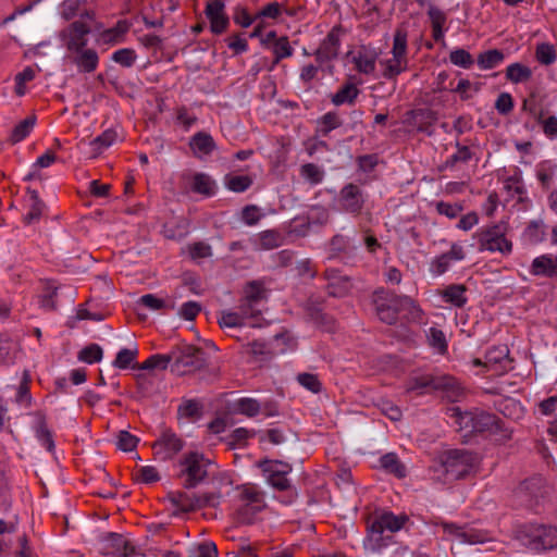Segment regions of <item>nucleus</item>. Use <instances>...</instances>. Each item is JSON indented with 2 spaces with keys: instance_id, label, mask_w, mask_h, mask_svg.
Wrapping results in <instances>:
<instances>
[{
  "instance_id": "nucleus-1",
  "label": "nucleus",
  "mask_w": 557,
  "mask_h": 557,
  "mask_svg": "<svg viewBox=\"0 0 557 557\" xmlns=\"http://www.w3.org/2000/svg\"><path fill=\"white\" fill-rule=\"evenodd\" d=\"M446 416L457 426V430L463 433V437H469L479 433H488L496 437V441L505 443L512 436V429L497 416L474 409L462 411L459 407H449Z\"/></svg>"
},
{
  "instance_id": "nucleus-2",
  "label": "nucleus",
  "mask_w": 557,
  "mask_h": 557,
  "mask_svg": "<svg viewBox=\"0 0 557 557\" xmlns=\"http://www.w3.org/2000/svg\"><path fill=\"white\" fill-rule=\"evenodd\" d=\"M210 465L211 461L203 454L188 451L175 465L176 478L184 488H196L207 479Z\"/></svg>"
},
{
  "instance_id": "nucleus-3",
  "label": "nucleus",
  "mask_w": 557,
  "mask_h": 557,
  "mask_svg": "<svg viewBox=\"0 0 557 557\" xmlns=\"http://www.w3.org/2000/svg\"><path fill=\"white\" fill-rule=\"evenodd\" d=\"M518 539L523 545L535 552L557 547V527L546 524H524L518 531Z\"/></svg>"
},
{
  "instance_id": "nucleus-4",
  "label": "nucleus",
  "mask_w": 557,
  "mask_h": 557,
  "mask_svg": "<svg viewBox=\"0 0 557 557\" xmlns=\"http://www.w3.org/2000/svg\"><path fill=\"white\" fill-rule=\"evenodd\" d=\"M507 224L495 223L480 228L473 235L478 239L480 251L499 252L508 256L512 251V242L507 239Z\"/></svg>"
},
{
  "instance_id": "nucleus-5",
  "label": "nucleus",
  "mask_w": 557,
  "mask_h": 557,
  "mask_svg": "<svg viewBox=\"0 0 557 557\" xmlns=\"http://www.w3.org/2000/svg\"><path fill=\"white\" fill-rule=\"evenodd\" d=\"M458 383L455 377L447 374L425 373L412 377L406 387L407 393L417 392L423 395L430 392L441 391L448 397L457 395Z\"/></svg>"
},
{
  "instance_id": "nucleus-6",
  "label": "nucleus",
  "mask_w": 557,
  "mask_h": 557,
  "mask_svg": "<svg viewBox=\"0 0 557 557\" xmlns=\"http://www.w3.org/2000/svg\"><path fill=\"white\" fill-rule=\"evenodd\" d=\"M476 465V455L466 449H450L442 457V466L451 480L463 479L475 469Z\"/></svg>"
},
{
  "instance_id": "nucleus-7",
  "label": "nucleus",
  "mask_w": 557,
  "mask_h": 557,
  "mask_svg": "<svg viewBox=\"0 0 557 557\" xmlns=\"http://www.w3.org/2000/svg\"><path fill=\"white\" fill-rule=\"evenodd\" d=\"M172 372L186 374L200 370L206 364V354L201 348L193 345H182L170 351Z\"/></svg>"
},
{
  "instance_id": "nucleus-8",
  "label": "nucleus",
  "mask_w": 557,
  "mask_h": 557,
  "mask_svg": "<svg viewBox=\"0 0 557 557\" xmlns=\"http://www.w3.org/2000/svg\"><path fill=\"white\" fill-rule=\"evenodd\" d=\"M221 498V493L215 492L188 494L176 491L168 493V499L170 503L184 512L195 511L205 507L215 508L220 505Z\"/></svg>"
},
{
  "instance_id": "nucleus-9",
  "label": "nucleus",
  "mask_w": 557,
  "mask_h": 557,
  "mask_svg": "<svg viewBox=\"0 0 557 557\" xmlns=\"http://www.w3.org/2000/svg\"><path fill=\"white\" fill-rule=\"evenodd\" d=\"M267 482L277 491H287L290 488L287 474L292 471V466L278 460H261L258 462Z\"/></svg>"
},
{
  "instance_id": "nucleus-10",
  "label": "nucleus",
  "mask_w": 557,
  "mask_h": 557,
  "mask_svg": "<svg viewBox=\"0 0 557 557\" xmlns=\"http://www.w3.org/2000/svg\"><path fill=\"white\" fill-rule=\"evenodd\" d=\"M545 492L544 480L541 476H533L517 487L515 496L521 506L535 510Z\"/></svg>"
},
{
  "instance_id": "nucleus-11",
  "label": "nucleus",
  "mask_w": 557,
  "mask_h": 557,
  "mask_svg": "<svg viewBox=\"0 0 557 557\" xmlns=\"http://www.w3.org/2000/svg\"><path fill=\"white\" fill-rule=\"evenodd\" d=\"M100 552L111 557H132L136 555V547L122 534L109 532L100 540Z\"/></svg>"
},
{
  "instance_id": "nucleus-12",
  "label": "nucleus",
  "mask_w": 557,
  "mask_h": 557,
  "mask_svg": "<svg viewBox=\"0 0 557 557\" xmlns=\"http://www.w3.org/2000/svg\"><path fill=\"white\" fill-rule=\"evenodd\" d=\"M337 203L342 211L358 215L364 207L366 196L360 186L348 183L339 190Z\"/></svg>"
},
{
  "instance_id": "nucleus-13",
  "label": "nucleus",
  "mask_w": 557,
  "mask_h": 557,
  "mask_svg": "<svg viewBox=\"0 0 557 557\" xmlns=\"http://www.w3.org/2000/svg\"><path fill=\"white\" fill-rule=\"evenodd\" d=\"M185 446V442L171 429H163L160 436L152 444L156 455L161 460H170Z\"/></svg>"
},
{
  "instance_id": "nucleus-14",
  "label": "nucleus",
  "mask_w": 557,
  "mask_h": 557,
  "mask_svg": "<svg viewBox=\"0 0 557 557\" xmlns=\"http://www.w3.org/2000/svg\"><path fill=\"white\" fill-rule=\"evenodd\" d=\"M395 293L380 288L374 292L373 304L379 319L386 324H395L398 320V309L395 306Z\"/></svg>"
},
{
  "instance_id": "nucleus-15",
  "label": "nucleus",
  "mask_w": 557,
  "mask_h": 557,
  "mask_svg": "<svg viewBox=\"0 0 557 557\" xmlns=\"http://www.w3.org/2000/svg\"><path fill=\"white\" fill-rule=\"evenodd\" d=\"M438 527H441L444 531V533L454 535L456 539L460 541V543L463 544H483L487 541H490V535L487 532L473 529V528H467V527H459L451 522L441 521L437 523Z\"/></svg>"
},
{
  "instance_id": "nucleus-16",
  "label": "nucleus",
  "mask_w": 557,
  "mask_h": 557,
  "mask_svg": "<svg viewBox=\"0 0 557 557\" xmlns=\"http://www.w3.org/2000/svg\"><path fill=\"white\" fill-rule=\"evenodd\" d=\"M91 27L82 20L72 22L64 30L63 38L67 51L86 48L88 44V35Z\"/></svg>"
},
{
  "instance_id": "nucleus-17",
  "label": "nucleus",
  "mask_w": 557,
  "mask_h": 557,
  "mask_svg": "<svg viewBox=\"0 0 557 557\" xmlns=\"http://www.w3.org/2000/svg\"><path fill=\"white\" fill-rule=\"evenodd\" d=\"M205 13L210 22V30L213 34L220 35L227 29L230 18L225 13V3L223 0L209 1L206 5Z\"/></svg>"
},
{
  "instance_id": "nucleus-18",
  "label": "nucleus",
  "mask_w": 557,
  "mask_h": 557,
  "mask_svg": "<svg viewBox=\"0 0 557 557\" xmlns=\"http://www.w3.org/2000/svg\"><path fill=\"white\" fill-rule=\"evenodd\" d=\"M385 532L387 531L384 530L380 523L375 521L370 523L368 525L367 537L363 541L364 548L373 553H380L382 549L394 544V536Z\"/></svg>"
},
{
  "instance_id": "nucleus-19",
  "label": "nucleus",
  "mask_w": 557,
  "mask_h": 557,
  "mask_svg": "<svg viewBox=\"0 0 557 557\" xmlns=\"http://www.w3.org/2000/svg\"><path fill=\"white\" fill-rule=\"evenodd\" d=\"M436 113L430 109H414L407 113L406 123L420 133L432 136L433 124L436 122Z\"/></svg>"
},
{
  "instance_id": "nucleus-20",
  "label": "nucleus",
  "mask_w": 557,
  "mask_h": 557,
  "mask_svg": "<svg viewBox=\"0 0 557 557\" xmlns=\"http://www.w3.org/2000/svg\"><path fill=\"white\" fill-rule=\"evenodd\" d=\"M484 367L496 374L510 369L509 349L506 345L488 349L484 357Z\"/></svg>"
},
{
  "instance_id": "nucleus-21",
  "label": "nucleus",
  "mask_w": 557,
  "mask_h": 557,
  "mask_svg": "<svg viewBox=\"0 0 557 557\" xmlns=\"http://www.w3.org/2000/svg\"><path fill=\"white\" fill-rule=\"evenodd\" d=\"M70 52L69 60L77 67L78 73L89 74L97 70L99 55L95 49L81 48Z\"/></svg>"
},
{
  "instance_id": "nucleus-22",
  "label": "nucleus",
  "mask_w": 557,
  "mask_h": 557,
  "mask_svg": "<svg viewBox=\"0 0 557 557\" xmlns=\"http://www.w3.org/2000/svg\"><path fill=\"white\" fill-rule=\"evenodd\" d=\"M341 26L333 27L315 51V58L320 63L335 59L338 55L341 39Z\"/></svg>"
},
{
  "instance_id": "nucleus-23",
  "label": "nucleus",
  "mask_w": 557,
  "mask_h": 557,
  "mask_svg": "<svg viewBox=\"0 0 557 557\" xmlns=\"http://www.w3.org/2000/svg\"><path fill=\"white\" fill-rule=\"evenodd\" d=\"M189 148L197 159H205L218 148L213 137L207 132H197L189 138Z\"/></svg>"
},
{
  "instance_id": "nucleus-24",
  "label": "nucleus",
  "mask_w": 557,
  "mask_h": 557,
  "mask_svg": "<svg viewBox=\"0 0 557 557\" xmlns=\"http://www.w3.org/2000/svg\"><path fill=\"white\" fill-rule=\"evenodd\" d=\"M183 178L190 181V189L205 197L215 195L218 186L215 181L207 173L197 172L194 174H183Z\"/></svg>"
},
{
  "instance_id": "nucleus-25",
  "label": "nucleus",
  "mask_w": 557,
  "mask_h": 557,
  "mask_svg": "<svg viewBox=\"0 0 557 557\" xmlns=\"http://www.w3.org/2000/svg\"><path fill=\"white\" fill-rule=\"evenodd\" d=\"M529 271L533 276L547 278L557 277V255L556 258H553V256L548 253L534 258Z\"/></svg>"
},
{
  "instance_id": "nucleus-26",
  "label": "nucleus",
  "mask_w": 557,
  "mask_h": 557,
  "mask_svg": "<svg viewBox=\"0 0 557 557\" xmlns=\"http://www.w3.org/2000/svg\"><path fill=\"white\" fill-rule=\"evenodd\" d=\"M357 247L352 245L350 238L342 234L334 235L329 243V259H336L343 256V259H349L355 256Z\"/></svg>"
},
{
  "instance_id": "nucleus-27",
  "label": "nucleus",
  "mask_w": 557,
  "mask_h": 557,
  "mask_svg": "<svg viewBox=\"0 0 557 557\" xmlns=\"http://www.w3.org/2000/svg\"><path fill=\"white\" fill-rule=\"evenodd\" d=\"M34 417L33 430L36 438L50 453L54 450V441L51 431L47 426L46 416L41 411L32 413Z\"/></svg>"
},
{
  "instance_id": "nucleus-28",
  "label": "nucleus",
  "mask_w": 557,
  "mask_h": 557,
  "mask_svg": "<svg viewBox=\"0 0 557 557\" xmlns=\"http://www.w3.org/2000/svg\"><path fill=\"white\" fill-rule=\"evenodd\" d=\"M283 236L276 230H267L250 237V242L256 250H272L283 244Z\"/></svg>"
},
{
  "instance_id": "nucleus-29",
  "label": "nucleus",
  "mask_w": 557,
  "mask_h": 557,
  "mask_svg": "<svg viewBox=\"0 0 557 557\" xmlns=\"http://www.w3.org/2000/svg\"><path fill=\"white\" fill-rule=\"evenodd\" d=\"M467 287L462 284H451L441 292L443 300L457 308H462L468 298L466 296Z\"/></svg>"
},
{
  "instance_id": "nucleus-30",
  "label": "nucleus",
  "mask_w": 557,
  "mask_h": 557,
  "mask_svg": "<svg viewBox=\"0 0 557 557\" xmlns=\"http://www.w3.org/2000/svg\"><path fill=\"white\" fill-rule=\"evenodd\" d=\"M28 195V206L29 211L24 216V222L26 224H32L40 220L42 212L46 208L45 202L39 198L37 190L28 187L26 189Z\"/></svg>"
},
{
  "instance_id": "nucleus-31",
  "label": "nucleus",
  "mask_w": 557,
  "mask_h": 557,
  "mask_svg": "<svg viewBox=\"0 0 557 557\" xmlns=\"http://www.w3.org/2000/svg\"><path fill=\"white\" fill-rule=\"evenodd\" d=\"M408 520V516L394 515L392 511H385L374 519L376 523H380L389 533L401 530Z\"/></svg>"
},
{
  "instance_id": "nucleus-32",
  "label": "nucleus",
  "mask_w": 557,
  "mask_h": 557,
  "mask_svg": "<svg viewBox=\"0 0 557 557\" xmlns=\"http://www.w3.org/2000/svg\"><path fill=\"white\" fill-rule=\"evenodd\" d=\"M352 62L359 73L372 74L375 71L376 53L363 48L354 57Z\"/></svg>"
},
{
  "instance_id": "nucleus-33",
  "label": "nucleus",
  "mask_w": 557,
  "mask_h": 557,
  "mask_svg": "<svg viewBox=\"0 0 557 557\" xmlns=\"http://www.w3.org/2000/svg\"><path fill=\"white\" fill-rule=\"evenodd\" d=\"M359 89L354 83H345L332 96L331 101L334 106L342 104H354L358 95Z\"/></svg>"
},
{
  "instance_id": "nucleus-34",
  "label": "nucleus",
  "mask_w": 557,
  "mask_h": 557,
  "mask_svg": "<svg viewBox=\"0 0 557 557\" xmlns=\"http://www.w3.org/2000/svg\"><path fill=\"white\" fill-rule=\"evenodd\" d=\"M231 409L234 413L253 418L260 413L261 403L255 398L243 397L234 401L231 406Z\"/></svg>"
},
{
  "instance_id": "nucleus-35",
  "label": "nucleus",
  "mask_w": 557,
  "mask_h": 557,
  "mask_svg": "<svg viewBox=\"0 0 557 557\" xmlns=\"http://www.w3.org/2000/svg\"><path fill=\"white\" fill-rule=\"evenodd\" d=\"M394 301L399 314L403 313L404 317L412 320L420 318L422 310L411 297L395 294Z\"/></svg>"
},
{
  "instance_id": "nucleus-36",
  "label": "nucleus",
  "mask_w": 557,
  "mask_h": 557,
  "mask_svg": "<svg viewBox=\"0 0 557 557\" xmlns=\"http://www.w3.org/2000/svg\"><path fill=\"white\" fill-rule=\"evenodd\" d=\"M263 508L264 505L242 503L235 512L234 519L238 524H252L257 513Z\"/></svg>"
},
{
  "instance_id": "nucleus-37",
  "label": "nucleus",
  "mask_w": 557,
  "mask_h": 557,
  "mask_svg": "<svg viewBox=\"0 0 557 557\" xmlns=\"http://www.w3.org/2000/svg\"><path fill=\"white\" fill-rule=\"evenodd\" d=\"M380 465L387 473L398 479L406 476V467L395 453H387L380 458Z\"/></svg>"
},
{
  "instance_id": "nucleus-38",
  "label": "nucleus",
  "mask_w": 557,
  "mask_h": 557,
  "mask_svg": "<svg viewBox=\"0 0 557 557\" xmlns=\"http://www.w3.org/2000/svg\"><path fill=\"white\" fill-rule=\"evenodd\" d=\"M382 64L385 66L383 77L391 81L407 70L408 59L393 55L391 59L382 62Z\"/></svg>"
},
{
  "instance_id": "nucleus-39",
  "label": "nucleus",
  "mask_w": 557,
  "mask_h": 557,
  "mask_svg": "<svg viewBox=\"0 0 557 557\" xmlns=\"http://www.w3.org/2000/svg\"><path fill=\"white\" fill-rule=\"evenodd\" d=\"M272 51L274 53V60L269 69L270 71H272L274 66L280 63L281 60L289 58L294 53V49L290 46L288 38L286 36H282L274 41L272 46Z\"/></svg>"
},
{
  "instance_id": "nucleus-40",
  "label": "nucleus",
  "mask_w": 557,
  "mask_h": 557,
  "mask_svg": "<svg viewBox=\"0 0 557 557\" xmlns=\"http://www.w3.org/2000/svg\"><path fill=\"white\" fill-rule=\"evenodd\" d=\"M531 76V69L519 62L512 63L506 69V78L513 84L527 82Z\"/></svg>"
},
{
  "instance_id": "nucleus-41",
  "label": "nucleus",
  "mask_w": 557,
  "mask_h": 557,
  "mask_svg": "<svg viewBox=\"0 0 557 557\" xmlns=\"http://www.w3.org/2000/svg\"><path fill=\"white\" fill-rule=\"evenodd\" d=\"M504 53L498 49L484 51L478 57V65L481 70H491L504 61Z\"/></svg>"
},
{
  "instance_id": "nucleus-42",
  "label": "nucleus",
  "mask_w": 557,
  "mask_h": 557,
  "mask_svg": "<svg viewBox=\"0 0 557 557\" xmlns=\"http://www.w3.org/2000/svg\"><path fill=\"white\" fill-rule=\"evenodd\" d=\"M115 139L116 133L113 129H106L90 143L91 156H99L104 149L109 148Z\"/></svg>"
},
{
  "instance_id": "nucleus-43",
  "label": "nucleus",
  "mask_w": 557,
  "mask_h": 557,
  "mask_svg": "<svg viewBox=\"0 0 557 557\" xmlns=\"http://www.w3.org/2000/svg\"><path fill=\"white\" fill-rule=\"evenodd\" d=\"M253 181L249 175H225L224 184L226 188L234 193H244L249 189Z\"/></svg>"
},
{
  "instance_id": "nucleus-44",
  "label": "nucleus",
  "mask_w": 557,
  "mask_h": 557,
  "mask_svg": "<svg viewBox=\"0 0 557 557\" xmlns=\"http://www.w3.org/2000/svg\"><path fill=\"white\" fill-rule=\"evenodd\" d=\"M170 364L172 366L170 352L165 355L156 354L150 356L146 361H144L140 364H134L133 368H137L139 370H165Z\"/></svg>"
},
{
  "instance_id": "nucleus-45",
  "label": "nucleus",
  "mask_w": 557,
  "mask_h": 557,
  "mask_svg": "<svg viewBox=\"0 0 557 557\" xmlns=\"http://www.w3.org/2000/svg\"><path fill=\"white\" fill-rule=\"evenodd\" d=\"M131 24L126 20L119 21L114 27L106 29L102 38L107 44H117L123 41L124 35L128 32Z\"/></svg>"
},
{
  "instance_id": "nucleus-46",
  "label": "nucleus",
  "mask_w": 557,
  "mask_h": 557,
  "mask_svg": "<svg viewBox=\"0 0 557 557\" xmlns=\"http://www.w3.org/2000/svg\"><path fill=\"white\" fill-rule=\"evenodd\" d=\"M36 124V116L32 115L21 121L12 131L10 140L12 144H17L25 139L33 131Z\"/></svg>"
},
{
  "instance_id": "nucleus-47",
  "label": "nucleus",
  "mask_w": 557,
  "mask_h": 557,
  "mask_svg": "<svg viewBox=\"0 0 557 557\" xmlns=\"http://www.w3.org/2000/svg\"><path fill=\"white\" fill-rule=\"evenodd\" d=\"M218 323L223 330H233L246 325L239 311H222L218 318Z\"/></svg>"
},
{
  "instance_id": "nucleus-48",
  "label": "nucleus",
  "mask_w": 557,
  "mask_h": 557,
  "mask_svg": "<svg viewBox=\"0 0 557 557\" xmlns=\"http://www.w3.org/2000/svg\"><path fill=\"white\" fill-rule=\"evenodd\" d=\"M342 120L336 112H327L318 120V132L327 136L333 129L342 125Z\"/></svg>"
},
{
  "instance_id": "nucleus-49",
  "label": "nucleus",
  "mask_w": 557,
  "mask_h": 557,
  "mask_svg": "<svg viewBox=\"0 0 557 557\" xmlns=\"http://www.w3.org/2000/svg\"><path fill=\"white\" fill-rule=\"evenodd\" d=\"M535 58L542 65H550L557 59V53L552 44L542 42L536 46Z\"/></svg>"
},
{
  "instance_id": "nucleus-50",
  "label": "nucleus",
  "mask_w": 557,
  "mask_h": 557,
  "mask_svg": "<svg viewBox=\"0 0 557 557\" xmlns=\"http://www.w3.org/2000/svg\"><path fill=\"white\" fill-rule=\"evenodd\" d=\"M544 223L542 221H531L525 231L524 237L530 244L536 245L545 239Z\"/></svg>"
},
{
  "instance_id": "nucleus-51",
  "label": "nucleus",
  "mask_w": 557,
  "mask_h": 557,
  "mask_svg": "<svg viewBox=\"0 0 557 557\" xmlns=\"http://www.w3.org/2000/svg\"><path fill=\"white\" fill-rule=\"evenodd\" d=\"M138 355V349L137 347H134V348H122L114 361H113V367L114 368H117V369H127L131 367V364L135 361L136 357Z\"/></svg>"
},
{
  "instance_id": "nucleus-52",
  "label": "nucleus",
  "mask_w": 557,
  "mask_h": 557,
  "mask_svg": "<svg viewBox=\"0 0 557 557\" xmlns=\"http://www.w3.org/2000/svg\"><path fill=\"white\" fill-rule=\"evenodd\" d=\"M239 499L240 503L264 505L263 494L251 484H245L242 486Z\"/></svg>"
},
{
  "instance_id": "nucleus-53",
  "label": "nucleus",
  "mask_w": 557,
  "mask_h": 557,
  "mask_svg": "<svg viewBox=\"0 0 557 557\" xmlns=\"http://www.w3.org/2000/svg\"><path fill=\"white\" fill-rule=\"evenodd\" d=\"M102 356V348L98 344H89L78 352V360L91 364L99 362Z\"/></svg>"
},
{
  "instance_id": "nucleus-54",
  "label": "nucleus",
  "mask_w": 557,
  "mask_h": 557,
  "mask_svg": "<svg viewBox=\"0 0 557 557\" xmlns=\"http://www.w3.org/2000/svg\"><path fill=\"white\" fill-rule=\"evenodd\" d=\"M296 380L299 383V385L310 391L311 393L318 394L322 389V383L320 382L317 374L308 372L299 373L296 376Z\"/></svg>"
},
{
  "instance_id": "nucleus-55",
  "label": "nucleus",
  "mask_w": 557,
  "mask_h": 557,
  "mask_svg": "<svg viewBox=\"0 0 557 557\" xmlns=\"http://www.w3.org/2000/svg\"><path fill=\"white\" fill-rule=\"evenodd\" d=\"M504 189L511 196H518L520 200L522 199V195L525 194L524 183L522 177L518 174L511 175L505 180Z\"/></svg>"
},
{
  "instance_id": "nucleus-56",
  "label": "nucleus",
  "mask_w": 557,
  "mask_h": 557,
  "mask_svg": "<svg viewBox=\"0 0 557 557\" xmlns=\"http://www.w3.org/2000/svg\"><path fill=\"white\" fill-rule=\"evenodd\" d=\"M301 176L309 183L320 184L324 177L323 170L314 163H306L300 169Z\"/></svg>"
},
{
  "instance_id": "nucleus-57",
  "label": "nucleus",
  "mask_w": 557,
  "mask_h": 557,
  "mask_svg": "<svg viewBox=\"0 0 557 557\" xmlns=\"http://www.w3.org/2000/svg\"><path fill=\"white\" fill-rule=\"evenodd\" d=\"M392 54L394 57L407 58V32L398 28L394 34Z\"/></svg>"
},
{
  "instance_id": "nucleus-58",
  "label": "nucleus",
  "mask_w": 557,
  "mask_h": 557,
  "mask_svg": "<svg viewBox=\"0 0 557 557\" xmlns=\"http://www.w3.org/2000/svg\"><path fill=\"white\" fill-rule=\"evenodd\" d=\"M112 61L124 66L131 67L135 63L137 55L135 50L131 48H122L112 53Z\"/></svg>"
},
{
  "instance_id": "nucleus-59",
  "label": "nucleus",
  "mask_w": 557,
  "mask_h": 557,
  "mask_svg": "<svg viewBox=\"0 0 557 557\" xmlns=\"http://www.w3.org/2000/svg\"><path fill=\"white\" fill-rule=\"evenodd\" d=\"M428 341L431 347L435 348L440 354L447 350V342L442 330L431 327L428 333Z\"/></svg>"
},
{
  "instance_id": "nucleus-60",
  "label": "nucleus",
  "mask_w": 557,
  "mask_h": 557,
  "mask_svg": "<svg viewBox=\"0 0 557 557\" xmlns=\"http://www.w3.org/2000/svg\"><path fill=\"white\" fill-rule=\"evenodd\" d=\"M457 152L451 154L445 162L446 168H454L458 162H468L472 158V152L467 146L456 143Z\"/></svg>"
},
{
  "instance_id": "nucleus-61",
  "label": "nucleus",
  "mask_w": 557,
  "mask_h": 557,
  "mask_svg": "<svg viewBox=\"0 0 557 557\" xmlns=\"http://www.w3.org/2000/svg\"><path fill=\"white\" fill-rule=\"evenodd\" d=\"M449 60L453 64L469 69L473 64L472 55L465 49H456L450 52Z\"/></svg>"
},
{
  "instance_id": "nucleus-62",
  "label": "nucleus",
  "mask_w": 557,
  "mask_h": 557,
  "mask_svg": "<svg viewBox=\"0 0 557 557\" xmlns=\"http://www.w3.org/2000/svg\"><path fill=\"white\" fill-rule=\"evenodd\" d=\"M240 218L246 225L253 226L259 223L262 214L257 206L248 205L242 209Z\"/></svg>"
},
{
  "instance_id": "nucleus-63",
  "label": "nucleus",
  "mask_w": 557,
  "mask_h": 557,
  "mask_svg": "<svg viewBox=\"0 0 557 557\" xmlns=\"http://www.w3.org/2000/svg\"><path fill=\"white\" fill-rule=\"evenodd\" d=\"M264 298V290L261 285L256 281L248 283L245 289V297L243 299L251 301L252 304H259Z\"/></svg>"
},
{
  "instance_id": "nucleus-64",
  "label": "nucleus",
  "mask_w": 557,
  "mask_h": 557,
  "mask_svg": "<svg viewBox=\"0 0 557 557\" xmlns=\"http://www.w3.org/2000/svg\"><path fill=\"white\" fill-rule=\"evenodd\" d=\"M136 480L138 482L150 484L160 480L157 468L152 466H144L136 472Z\"/></svg>"
}]
</instances>
